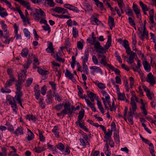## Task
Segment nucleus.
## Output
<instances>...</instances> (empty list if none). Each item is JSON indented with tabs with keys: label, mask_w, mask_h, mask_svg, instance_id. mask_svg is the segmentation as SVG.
Masks as SVG:
<instances>
[{
	"label": "nucleus",
	"mask_w": 156,
	"mask_h": 156,
	"mask_svg": "<svg viewBox=\"0 0 156 156\" xmlns=\"http://www.w3.org/2000/svg\"><path fill=\"white\" fill-rule=\"evenodd\" d=\"M107 66L109 68L114 71L119 76H120L121 75L120 74V71L118 69L114 68L113 66H112L110 64L107 65Z\"/></svg>",
	"instance_id": "f3484780"
},
{
	"label": "nucleus",
	"mask_w": 156,
	"mask_h": 156,
	"mask_svg": "<svg viewBox=\"0 0 156 156\" xmlns=\"http://www.w3.org/2000/svg\"><path fill=\"white\" fill-rule=\"evenodd\" d=\"M140 5L143 10L148 11V9L147 5L142 2H140Z\"/></svg>",
	"instance_id": "4c0bfd02"
},
{
	"label": "nucleus",
	"mask_w": 156,
	"mask_h": 156,
	"mask_svg": "<svg viewBox=\"0 0 156 156\" xmlns=\"http://www.w3.org/2000/svg\"><path fill=\"white\" fill-rule=\"evenodd\" d=\"M89 56V50L86 49L85 51L84 57L82 56L81 59L83 60V61L87 62L88 61V58Z\"/></svg>",
	"instance_id": "dca6fc26"
},
{
	"label": "nucleus",
	"mask_w": 156,
	"mask_h": 156,
	"mask_svg": "<svg viewBox=\"0 0 156 156\" xmlns=\"http://www.w3.org/2000/svg\"><path fill=\"white\" fill-rule=\"evenodd\" d=\"M146 95L150 100H152V97L153 96L154 94L152 92H151L150 91L147 92L146 93Z\"/></svg>",
	"instance_id": "3c124183"
},
{
	"label": "nucleus",
	"mask_w": 156,
	"mask_h": 156,
	"mask_svg": "<svg viewBox=\"0 0 156 156\" xmlns=\"http://www.w3.org/2000/svg\"><path fill=\"white\" fill-rule=\"evenodd\" d=\"M100 63L101 64H103L105 66H107V65L109 64H107L105 56H103V57L101 58Z\"/></svg>",
	"instance_id": "a19ab883"
},
{
	"label": "nucleus",
	"mask_w": 156,
	"mask_h": 156,
	"mask_svg": "<svg viewBox=\"0 0 156 156\" xmlns=\"http://www.w3.org/2000/svg\"><path fill=\"white\" fill-rule=\"evenodd\" d=\"M134 56L130 55L129 59L128 60H127V62L129 64H134L133 65H134L135 64V63H134Z\"/></svg>",
	"instance_id": "2f4dec72"
},
{
	"label": "nucleus",
	"mask_w": 156,
	"mask_h": 156,
	"mask_svg": "<svg viewBox=\"0 0 156 156\" xmlns=\"http://www.w3.org/2000/svg\"><path fill=\"white\" fill-rule=\"evenodd\" d=\"M33 16L34 19L35 21H38L40 20V18L39 16L36 14L35 13H34L33 14Z\"/></svg>",
	"instance_id": "5fc2aeb1"
},
{
	"label": "nucleus",
	"mask_w": 156,
	"mask_h": 156,
	"mask_svg": "<svg viewBox=\"0 0 156 156\" xmlns=\"http://www.w3.org/2000/svg\"><path fill=\"white\" fill-rule=\"evenodd\" d=\"M34 91L35 92L34 95L36 98L38 100L39 99V96L40 95V88L39 86L38 85H36L34 87Z\"/></svg>",
	"instance_id": "423d86ee"
},
{
	"label": "nucleus",
	"mask_w": 156,
	"mask_h": 156,
	"mask_svg": "<svg viewBox=\"0 0 156 156\" xmlns=\"http://www.w3.org/2000/svg\"><path fill=\"white\" fill-rule=\"evenodd\" d=\"M46 26H42V27L43 28V29L45 31H48V33H49L50 31V27L49 25L47 24L45 25Z\"/></svg>",
	"instance_id": "de8ad7c7"
},
{
	"label": "nucleus",
	"mask_w": 156,
	"mask_h": 156,
	"mask_svg": "<svg viewBox=\"0 0 156 156\" xmlns=\"http://www.w3.org/2000/svg\"><path fill=\"white\" fill-rule=\"evenodd\" d=\"M94 48L96 49V50L100 47V43L99 42L97 41L94 43L93 44Z\"/></svg>",
	"instance_id": "774afa93"
},
{
	"label": "nucleus",
	"mask_w": 156,
	"mask_h": 156,
	"mask_svg": "<svg viewBox=\"0 0 156 156\" xmlns=\"http://www.w3.org/2000/svg\"><path fill=\"white\" fill-rule=\"evenodd\" d=\"M9 87L6 85L5 84L4 88H2L1 89V90L3 93H10L11 92L10 90L8 88Z\"/></svg>",
	"instance_id": "a878e982"
},
{
	"label": "nucleus",
	"mask_w": 156,
	"mask_h": 156,
	"mask_svg": "<svg viewBox=\"0 0 156 156\" xmlns=\"http://www.w3.org/2000/svg\"><path fill=\"white\" fill-rule=\"evenodd\" d=\"M77 47L79 50H82L83 48V44L81 41H78L77 43Z\"/></svg>",
	"instance_id": "a18cd8bd"
},
{
	"label": "nucleus",
	"mask_w": 156,
	"mask_h": 156,
	"mask_svg": "<svg viewBox=\"0 0 156 156\" xmlns=\"http://www.w3.org/2000/svg\"><path fill=\"white\" fill-rule=\"evenodd\" d=\"M9 32H7L5 35L3 36L2 39V41L5 43L7 44H9Z\"/></svg>",
	"instance_id": "6e6552de"
},
{
	"label": "nucleus",
	"mask_w": 156,
	"mask_h": 156,
	"mask_svg": "<svg viewBox=\"0 0 156 156\" xmlns=\"http://www.w3.org/2000/svg\"><path fill=\"white\" fill-rule=\"evenodd\" d=\"M27 119H29V120L31 119L34 121H36L37 119V118L33 115H27Z\"/></svg>",
	"instance_id": "58836bf2"
},
{
	"label": "nucleus",
	"mask_w": 156,
	"mask_h": 156,
	"mask_svg": "<svg viewBox=\"0 0 156 156\" xmlns=\"http://www.w3.org/2000/svg\"><path fill=\"white\" fill-rule=\"evenodd\" d=\"M65 75L66 77H68L69 79L74 82L76 80L74 79L73 75L67 69H66V72L65 73Z\"/></svg>",
	"instance_id": "0eeeda50"
},
{
	"label": "nucleus",
	"mask_w": 156,
	"mask_h": 156,
	"mask_svg": "<svg viewBox=\"0 0 156 156\" xmlns=\"http://www.w3.org/2000/svg\"><path fill=\"white\" fill-rule=\"evenodd\" d=\"M16 98L14 97H12L8 100L9 104L11 105V107L13 111L16 114L17 113V110L18 108L17 106L16 103Z\"/></svg>",
	"instance_id": "f257e3e1"
},
{
	"label": "nucleus",
	"mask_w": 156,
	"mask_h": 156,
	"mask_svg": "<svg viewBox=\"0 0 156 156\" xmlns=\"http://www.w3.org/2000/svg\"><path fill=\"white\" fill-rule=\"evenodd\" d=\"M5 125L7 127L8 130L10 132H13L14 130V128L12 125H11L9 122H7Z\"/></svg>",
	"instance_id": "37998d69"
},
{
	"label": "nucleus",
	"mask_w": 156,
	"mask_h": 156,
	"mask_svg": "<svg viewBox=\"0 0 156 156\" xmlns=\"http://www.w3.org/2000/svg\"><path fill=\"white\" fill-rule=\"evenodd\" d=\"M23 32L25 36L28 38H30V33L28 31V29L26 28H24L23 30Z\"/></svg>",
	"instance_id": "72a5a7b5"
},
{
	"label": "nucleus",
	"mask_w": 156,
	"mask_h": 156,
	"mask_svg": "<svg viewBox=\"0 0 156 156\" xmlns=\"http://www.w3.org/2000/svg\"><path fill=\"white\" fill-rule=\"evenodd\" d=\"M54 49L53 47L52 43L51 42H50L48 47L46 49V51L48 53H54Z\"/></svg>",
	"instance_id": "4468645a"
},
{
	"label": "nucleus",
	"mask_w": 156,
	"mask_h": 156,
	"mask_svg": "<svg viewBox=\"0 0 156 156\" xmlns=\"http://www.w3.org/2000/svg\"><path fill=\"white\" fill-rule=\"evenodd\" d=\"M77 126H79L81 128L84 129L85 131L87 132H88L89 130L87 129L86 126H85L84 125V122H82L81 123L78 124L77 125H76Z\"/></svg>",
	"instance_id": "cd10ccee"
},
{
	"label": "nucleus",
	"mask_w": 156,
	"mask_h": 156,
	"mask_svg": "<svg viewBox=\"0 0 156 156\" xmlns=\"http://www.w3.org/2000/svg\"><path fill=\"white\" fill-rule=\"evenodd\" d=\"M87 95L91 102H94V98H95L96 96V94H95L91 92H90L89 91H87Z\"/></svg>",
	"instance_id": "a211bd4d"
},
{
	"label": "nucleus",
	"mask_w": 156,
	"mask_h": 156,
	"mask_svg": "<svg viewBox=\"0 0 156 156\" xmlns=\"http://www.w3.org/2000/svg\"><path fill=\"white\" fill-rule=\"evenodd\" d=\"M70 104L66 103L64 105V109L62 110L64 111L65 113L66 114H67V111L70 110V109H71L70 108Z\"/></svg>",
	"instance_id": "b1692460"
},
{
	"label": "nucleus",
	"mask_w": 156,
	"mask_h": 156,
	"mask_svg": "<svg viewBox=\"0 0 156 156\" xmlns=\"http://www.w3.org/2000/svg\"><path fill=\"white\" fill-rule=\"evenodd\" d=\"M47 90L46 87V85H44L41 88V94L43 95H45L46 93V91Z\"/></svg>",
	"instance_id": "09e8293b"
},
{
	"label": "nucleus",
	"mask_w": 156,
	"mask_h": 156,
	"mask_svg": "<svg viewBox=\"0 0 156 156\" xmlns=\"http://www.w3.org/2000/svg\"><path fill=\"white\" fill-rule=\"evenodd\" d=\"M54 11L58 13H61L62 14H67L69 15H70L67 10L64 8L59 7H56L55 8Z\"/></svg>",
	"instance_id": "7ed1b4c3"
},
{
	"label": "nucleus",
	"mask_w": 156,
	"mask_h": 156,
	"mask_svg": "<svg viewBox=\"0 0 156 156\" xmlns=\"http://www.w3.org/2000/svg\"><path fill=\"white\" fill-rule=\"evenodd\" d=\"M38 132L40 140L42 141H44L45 140L42 134L41 131L40 130H38Z\"/></svg>",
	"instance_id": "603ef678"
},
{
	"label": "nucleus",
	"mask_w": 156,
	"mask_h": 156,
	"mask_svg": "<svg viewBox=\"0 0 156 156\" xmlns=\"http://www.w3.org/2000/svg\"><path fill=\"white\" fill-rule=\"evenodd\" d=\"M34 151L36 153H39L41 152V147H35L34 148Z\"/></svg>",
	"instance_id": "052dcab7"
},
{
	"label": "nucleus",
	"mask_w": 156,
	"mask_h": 156,
	"mask_svg": "<svg viewBox=\"0 0 156 156\" xmlns=\"http://www.w3.org/2000/svg\"><path fill=\"white\" fill-rule=\"evenodd\" d=\"M2 152H1V156H4L7 155V153L6 152L7 150L5 147H3L1 148Z\"/></svg>",
	"instance_id": "e433bc0d"
},
{
	"label": "nucleus",
	"mask_w": 156,
	"mask_h": 156,
	"mask_svg": "<svg viewBox=\"0 0 156 156\" xmlns=\"http://www.w3.org/2000/svg\"><path fill=\"white\" fill-rule=\"evenodd\" d=\"M143 64L145 70L147 72H149L151 69L150 66L147 61H144L143 62Z\"/></svg>",
	"instance_id": "f8f14e48"
},
{
	"label": "nucleus",
	"mask_w": 156,
	"mask_h": 156,
	"mask_svg": "<svg viewBox=\"0 0 156 156\" xmlns=\"http://www.w3.org/2000/svg\"><path fill=\"white\" fill-rule=\"evenodd\" d=\"M79 140L80 143V145H81L83 147H85L86 145H89V143L88 141H86V142H85L83 139L80 138Z\"/></svg>",
	"instance_id": "7c9ffc66"
},
{
	"label": "nucleus",
	"mask_w": 156,
	"mask_h": 156,
	"mask_svg": "<svg viewBox=\"0 0 156 156\" xmlns=\"http://www.w3.org/2000/svg\"><path fill=\"white\" fill-rule=\"evenodd\" d=\"M148 80L147 81L151 85H153L155 83V80L154 76L151 73H149L147 76Z\"/></svg>",
	"instance_id": "39448f33"
},
{
	"label": "nucleus",
	"mask_w": 156,
	"mask_h": 156,
	"mask_svg": "<svg viewBox=\"0 0 156 156\" xmlns=\"http://www.w3.org/2000/svg\"><path fill=\"white\" fill-rule=\"evenodd\" d=\"M49 84L51 86V87L53 88L55 91L56 90V84L53 81H50L49 82Z\"/></svg>",
	"instance_id": "e2e57ef3"
},
{
	"label": "nucleus",
	"mask_w": 156,
	"mask_h": 156,
	"mask_svg": "<svg viewBox=\"0 0 156 156\" xmlns=\"http://www.w3.org/2000/svg\"><path fill=\"white\" fill-rule=\"evenodd\" d=\"M63 105V104H59L55 106L53 108L55 109L56 110H57L58 111H59L62 108Z\"/></svg>",
	"instance_id": "79ce46f5"
},
{
	"label": "nucleus",
	"mask_w": 156,
	"mask_h": 156,
	"mask_svg": "<svg viewBox=\"0 0 156 156\" xmlns=\"http://www.w3.org/2000/svg\"><path fill=\"white\" fill-rule=\"evenodd\" d=\"M111 37L110 36H108V40L105 46V49L108 50L110 46L111 43Z\"/></svg>",
	"instance_id": "412c9836"
},
{
	"label": "nucleus",
	"mask_w": 156,
	"mask_h": 156,
	"mask_svg": "<svg viewBox=\"0 0 156 156\" xmlns=\"http://www.w3.org/2000/svg\"><path fill=\"white\" fill-rule=\"evenodd\" d=\"M72 34L73 37L75 38H76L78 36V31L75 27H73Z\"/></svg>",
	"instance_id": "5701e85b"
},
{
	"label": "nucleus",
	"mask_w": 156,
	"mask_h": 156,
	"mask_svg": "<svg viewBox=\"0 0 156 156\" xmlns=\"http://www.w3.org/2000/svg\"><path fill=\"white\" fill-rule=\"evenodd\" d=\"M87 62L83 61V68L84 69V71L86 72V74H87V72L88 69V67L86 64V63Z\"/></svg>",
	"instance_id": "c03bdc74"
},
{
	"label": "nucleus",
	"mask_w": 156,
	"mask_h": 156,
	"mask_svg": "<svg viewBox=\"0 0 156 156\" xmlns=\"http://www.w3.org/2000/svg\"><path fill=\"white\" fill-rule=\"evenodd\" d=\"M10 79L7 80L5 85L9 87L12 85V83L15 81V78L13 77V75H10L9 76Z\"/></svg>",
	"instance_id": "9b49d317"
},
{
	"label": "nucleus",
	"mask_w": 156,
	"mask_h": 156,
	"mask_svg": "<svg viewBox=\"0 0 156 156\" xmlns=\"http://www.w3.org/2000/svg\"><path fill=\"white\" fill-rule=\"evenodd\" d=\"M133 112L135 111L137 108L136 103H130Z\"/></svg>",
	"instance_id": "13d9d810"
},
{
	"label": "nucleus",
	"mask_w": 156,
	"mask_h": 156,
	"mask_svg": "<svg viewBox=\"0 0 156 156\" xmlns=\"http://www.w3.org/2000/svg\"><path fill=\"white\" fill-rule=\"evenodd\" d=\"M53 97H55V99L59 101H61V100L60 99V97L59 96L58 94L57 93H54V94L53 95Z\"/></svg>",
	"instance_id": "69168bd1"
},
{
	"label": "nucleus",
	"mask_w": 156,
	"mask_h": 156,
	"mask_svg": "<svg viewBox=\"0 0 156 156\" xmlns=\"http://www.w3.org/2000/svg\"><path fill=\"white\" fill-rule=\"evenodd\" d=\"M38 73L42 76L46 75L49 73V72L47 70H44L41 68H38Z\"/></svg>",
	"instance_id": "393cba45"
},
{
	"label": "nucleus",
	"mask_w": 156,
	"mask_h": 156,
	"mask_svg": "<svg viewBox=\"0 0 156 156\" xmlns=\"http://www.w3.org/2000/svg\"><path fill=\"white\" fill-rule=\"evenodd\" d=\"M73 6L69 4H65L64 5V7L65 8L69 9L71 10L72 8H73Z\"/></svg>",
	"instance_id": "0e129e2a"
},
{
	"label": "nucleus",
	"mask_w": 156,
	"mask_h": 156,
	"mask_svg": "<svg viewBox=\"0 0 156 156\" xmlns=\"http://www.w3.org/2000/svg\"><path fill=\"white\" fill-rule=\"evenodd\" d=\"M96 3V5L99 7H102L103 3L99 1L98 0H93Z\"/></svg>",
	"instance_id": "6e6d98bb"
},
{
	"label": "nucleus",
	"mask_w": 156,
	"mask_h": 156,
	"mask_svg": "<svg viewBox=\"0 0 156 156\" xmlns=\"http://www.w3.org/2000/svg\"><path fill=\"white\" fill-rule=\"evenodd\" d=\"M108 22L109 24H114V20L113 18L110 16H109Z\"/></svg>",
	"instance_id": "680f3d73"
},
{
	"label": "nucleus",
	"mask_w": 156,
	"mask_h": 156,
	"mask_svg": "<svg viewBox=\"0 0 156 156\" xmlns=\"http://www.w3.org/2000/svg\"><path fill=\"white\" fill-rule=\"evenodd\" d=\"M118 99L121 101H125L126 97L125 95L120 92L118 93Z\"/></svg>",
	"instance_id": "c756f323"
},
{
	"label": "nucleus",
	"mask_w": 156,
	"mask_h": 156,
	"mask_svg": "<svg viewBox=\"0 0 156 156\" xmlns=\"http://www.w3.org/2000/svg\"><path fill=\"white\" fill-rule=\"evenodd\" d=\"M141 110L143 111V113L144 115H147V111L145 108V105L143 104V106L140 107Z\"/></svg>",
	"instance_id": "bf43d9fd"
},
{
	"label": "nucleus",
	"mask_w": 156,
	"mask_h": 156,
	"mask_svg": "<svg viewBox=\"0 0 156 156\" xmlns=\"http://www.w3.org/2000/svg\"><path fill=\"white\" fill-rule=\"evenodd\" d=\"M33 16L34 19L35 21H38L40 20V18L39 16L36 14L35 13H34L33 14Z\"/></svg>",
	"instance_id": "864d4df0"
},
{
	"label": "nucleus",
	"mask_w": 156,
	"mask_h": 156,
	"mask_svg": "<svg viewBox=\"0 0 156 156\" xmlns=\"http://www.w3.org/2000/svg\"><path fill=\"white\" fill-rule=\"evenodd\" d=\"M23 129L21 126L18 127L17 129L13 133L15 134L17 136L19 135H23Z\"/></svg>",
	"instance_id": "1a4fd4ad"
},
{
	"label": "nucleus",
	"mask_w": 156,
	"mask_h": 156,
	"mask_svg": "<svg viewBox=\"0 0 156 156\" xmlns=\"http://www.w3.org/2000/svg\"><path fill=\"white\" fill-rule=\"evenodd\" d=\"M43 99H40L39 103L40 105V106L42 108H44L45 107V104L43 102Z\"/></svg>",
	"instance_id": "49530a36"
},
{
	"label": "nucleus",
	"mask_w": 156,
	"mask_h": 156,
	"mask_svg": "<svg viewBox=\"0 0 156 156\" xmlns=\"http://www.w3.org/2000/svg\"><path fill=\"white\" fill-rule=\"evenodd\" d=\"M27 130L29 132V133L28 134L27 139L28 141H30L34 139V135L30 129H28Z\"/></svg>",
	"instance_id": "4be33fe9"
},
{
	"label": "nucleus",
	"mask_w": 156,
	"mask_h": 156,
	"mask_svg": "<svg viewBox=\"0 0 156 156\" xmlns=\"http://www.w3.org/2000/svg\"><path fill=\"white\" fill-rule=\"evenodd\" d=\"M16 95L15 96V98H16V101L23 100L21 98L22 96V94L20 90L17 91L16 92Z\"/></svg>",
	"instance_id": "aec40b11"
},
{
	"label": "nucleus",
	"mask_w": 156,
	"mask_h": 156,
	"mask_svg": "<svg viewBox=\"0 0 156 156\" xmlns=\"http://www.w3.org/2000/svg\"><path fill=\"white\" fill-rule=\"evenodd\" d=\"M92 60L95 65H97L98 63V60L96 56L94 55L92 56Z\"/></svg>",
	"instance_id": "338daca9"
},
{
	"label": "nucleus",
	"mask_w": 156,
	"mask_h": 156,
	"mask_svg": "<svg viewBox=\"0 0 156 156\" xmlns=\"http://www.w3.org/2000/svg\"><path fill=\"white\" fill-rule=\"evenodd\" d=\"M120 43L125 48H129V44L128 41L126 40H124L121 42V40H120Z\"/></svg>",
	"instance_id": "bb28decb"
},
{
	"label": "nucleus",
	"mask_w": 156,
	"mask_h": 156,
	"mask_svg": "<svg viewBox=\"0 0 156 156\" xmlns=\"http://www.w3.org/2000/svg\"><path fill=\"white\" fill-rule=\"evenodd\" d=\"M84 115V110L82 109L79 113V115L78 116V119L77 121L76 122V125H77L78 124L82 122H83V121H82L81 120L83 118Z\"/></svg>",
	"instance_id": "20e7f679"
},
{
	"label": "nucleus",
	"mask_w": 156,
	"mask_h": 156,
	"mask_svg": "<svg viewBox=\"0 0 156 156\" xmlns=\"http://www.w3.org/2000/svg\"><path fill=\"white\" fill-rule=\"evenodd\" d=\"M56 147L61 151H63L65 148L64 145L61 143H59L56 145Z\"/></svg>",
	"instance_id": "473e14b6"
},
{
	"label": "nucleus",
	"mask_w": 156,
	"mask_h": 156,
	"mask_svg": "<svg viewBox=\"0 0 156 156\" xmlns=\"http://www.w3.org/2000/svg\"><path fill=\"white\" fill-rule=\"evenodd\" d=\"M27 71L26 70H22L20 73L18 75V81L21 82V83H23L25 80L26 77V73Z\"/></svg>",
	"instance_id": "f03ea898"
},
{
	"label": "nucleus",
	"mask_w": 156,
	"mask_h": 156,
	"mask_svg": "<svg viewBox=\"0 0 156 156\" xmlns=\"http://www.w3.org/2000/svg\"><path fill=\"white\" fill-rule=\"evenodd\" d=\"M35 13L38 15H40L43 17H45L46 16L44 12L41 9H35Z\"/></svg>",
	"instance_id": "ddd939ff"
},
{
	"label": "nucleus",
	"mask_w": 156,
	"mask_h": 156,
	"mask_svg": "<svg viewBox=\"0 0 156 156\" xmlns=\"http://www.w3.org/2000/svg\"><path fill=\"white\" fill-rule=\"evenodd\" d=\"M47 99L46 100V103L47 104H50L52 103L51 96L50 94L47 95Z\"/></svg>",
	"instance_id": "c9c22d12"
},
{
	"label": "nucleus",
	"mask_w": 156,
	"mask_h": 156,
	"mask_svg": "<svg viewBox=\"0 0 156 156\" xmlns=\"http://www.w3.org/2000/svg\"><path fill=\"white\" fill-rule=\"evenodd\" d=\"M28 52L29 50L28 49L26 48H25L23 49L21 54L22 57H25L27 56Z\"/></svg>",
	"instance_id": "c85d7f7f"
},
{
	"label": "nucleus",
	"mask_w": 156,
	"mask_h": 156,
	"mask_svg": "<svg viewBox=\"0 0 156 156\" xmlns=\"http://www.w3.org/2000/svg\"><path fill=\"white\" fill-rule=\"evenodd\" d=\"M58 126H54L53 129H52V132L54 133L55 136L57 138H59V136L58 132Z\"/></svg>",
	"instance_id": "2eb2a0df"
},
{
	"label": "nucleus",
	"mask_w": 156,
	"mask_h": 156,
	"mask_svg": "<svg viewBox=\"0 0 156 156\" xmlns=\"http://www.w3.org/2000/svg\"><path fill=\"white\" fill-rule=\"evenodd\" d=\"M4 11H0V16L2 17H4L8 15L7 13Z\"/></svg>",
	"instance_id": "4d7b16f0"
},
{
	"label": "nucleus",
	"mask_w": 156,
	"mask_h": 156,
	"mask_svg": "<svg viewBox=\"0 0 156 156\" xmlns=\"http://www.w3.org/2000/svg\"><path fill=\"white\" fill-rule=\"evenodd\" d=\"M114 1H116L118 4L120 8H124L125 6L122 0H114Z\"/></svg>",
	"instance_id": "f704fd0d"
},
{
	"label": "nucleus",
	"mask_w": 156,
	"mask_h": 156,
	"mask_svg": "<svg viewBox=\"0 0 156 156\" xmlns=\"http://www.w3.org/2000/svg\"><path fill=\"white\" fill-rule=\"evenodd\" d=\"M84 98L87 105L90 108L92 107V106L94 105V104L90 102L89 100L86 99L85 98Z\"/></svg>",
	"instance_id": "8fccbe9b"
},
{
	"label": "nucleus",
	"mask_w": 156,
	"mask_h": 156,
	"mask_svg": "<svg viewBox=\"0 0 156 156\" xmlns=\"http://www.w3.org/2000/svg\"><path fill=\"white\" fill-rule=\"evenodd\" d=\"M105 134L104 138H106L107 140H110L111 139V136L112 135V130H110L109 129L108 130V131L105 133H104Z\"/></svg>",
	"instance_id": "6ab92c4d"
},
{
	"label": "nucleus",
	"mask_w": 156,
	"mask_h": 156,
	"mask_svg": "<svg viewBox=\"0 0 156 156\" xmlns=\"http://www.w3.org/2000/svg\"><path fill=\"white\" fill-rule=\"evenodd\" d=\"M90 69H93L94 70V72H93V74L94 75V72L96 73H99L101 74H102V72L101 69L99 67L96 66H90Z\"/></svg>",
	"instance_id": "9d476101"
},
{
	"label": "nucleus",
	"mask_w": 156,
	"mask_h": 156,
	"mask_svg": "<svg viewBox=\"0 0 156 156\" xmlns=\"http://www.w3.org/2000/svg\"><path fill=\"white\" fill-rule=\"evenodd\" d=\"M33 80L32 78H28L26 81V83L25 84V86L26 87H28L31 84Z\"/></svg>",
	"instance_id": "ea45409f"
}]
</instances>
